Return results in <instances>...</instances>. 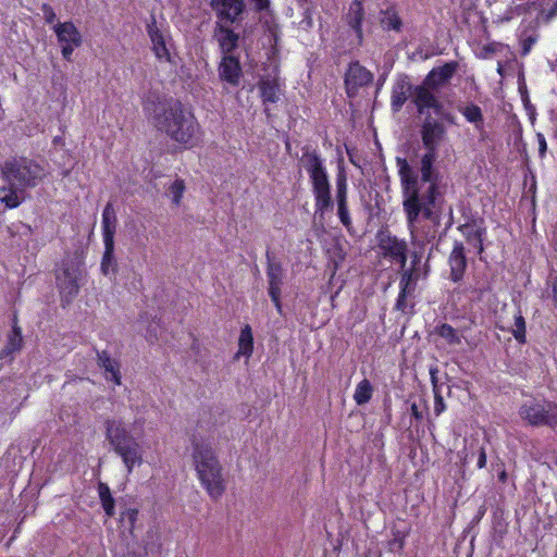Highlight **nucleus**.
I'll return each instance as SVG.
<instances>
[{
	"label": "nucleus",
	"mask_w": 557,
	"mask_h": 557,
	"mask_svg": "<svg viewBox=\"0 0 557 557\" xmlns=\"http://www.w3.org/2000/svg\"><path fill=\"white\" fill-rule=\"evenodd\" d=\"M269 32H270V34L273 36L274 41L276 42V41H277V39H278V35H277V27H276V26L270 27V28H269Z\"/></svg>",
	"instance_id": "13d9d810"
},
{
	"label": "nucleus",
	"mask_w": 557,
	"mask_h": 557,
	"mask_svg": "<svg viewBox=\"0 0 557 557\" xmlns=\"http://www.w3.org/2000/svg\"><path fill=\"white\" fill-rule=\"evenodd\" d=\"M300 162L309 175L314 196L315 214H323L333 208L331 184L323 159L315 148L305 146Z\"/></svg>",
	"instance_id": "20e7f679"
},
{
	"label": "nucleus",
	"mask_w": 557,
	"mask_h": 557,
	"mask_svg": "<svg viewBox=\"0 0 557 557\" xmlns=\"http://www.w3.org/2000/svg\"><path fill=\"white\" fill-rule=\"evenodd\" d=\"M410 412H411V416L412 418H414V420L417 421H421L423 419V413L422 411L419 409L418 405L416 403H412L411 406H410Z\"/></svg>",
	"instance_id": "5fc2aeb1"
},
{
	"label": "nucleus",
	"mask_w": 557,
	"mask_h": 557,
	"mask_svg": "<svg viewBox=\"0 0 557 557\" xmlns=\"http://www.w3.org/2000/svg\"><path fill=\"white\" fill-rule=\"evenodd\" d=\"M446 409L445 401L442 397V395L438 392H435L434 394V414L440 416L443 413Z\"/></svg>",
	"instance_id": "09e8293b"
},
{
	"label": "nucleus",
	"mask_w": 557,
	"mask_h": 557,
	"mask_svg": "<svg viewBox=\"0 0 557 557\" xmlns=\"http://www.w3.org/2000/svg\"><path fill=\"white\" fill-rule=\"evenodd\" d=\"M490 289V284L486 282H483L475 286L470 285L469 287H467V292H470L473 295L472 298L476 300H481Z\"/></svg>",
	"instance_id": "49530a36"
},
{
	"label": "nucleus",
	"mask_w": 557,
	"mask_h": 557,
	"mask_svg": "<svg viewBox=\"0 0 557 557\" xmlns=\"http://www.w3.org/2000/svg\"><path fill=\"white\" fill-rule=\"evenodd\" d=\"M381 26L385 30L400 32L403 27V20L400 18L396 8L394 5L387 7L381 11Z\"/></svg>",
	"instance_id": "2f4dec72"
},
{
	"label": "nucleus",
	"mask_w": 557,
	"mask_h": 557,
	"mask_svg": "<svg viewBox=\"0 0 557 557\" xmlns=\"http://www.w3.org/2000/svg\"><path fill=\"white\" fill-rule=\"evenodd\" d=\"M412 103L414 104L417 112L425 116L429 114V110L432 109L435 114L440 117L443 115L444 109L443 103L437 99L432 90H429L425 86H416L412 95Z\"/></svg>",
	"instance_id": "2eb2a0df"
},
{
	"label": "nucleus",
	"mask_w": 557,
	"mask_h": 557,
	"mask_svg": "<svg viewBox=\"0 0 557 557\" xmlns=\"http://www.w3.org/2000/svg\"><path fill=\"white\" fill-rule=\"evenodd\" d=\"M59 289L62 297L67 301L77 296L79 292L78 276L76 271L69 267L62 269V276H58Z\"/></svg>",
	"instance_id": "5701e85b"
},
{
	"label": "nucleus",
	"mask_w": 557,
	"mask_h": 557,
	"mask_svg": "<svg viewBox=\"0 0 557 557\" xmlns=\"http://www.w3.org/2000/svg\"><path fill=\"white\" fill-rule=\"evenodd\" d=\"M449 278L454 283L461 282L467 269V257L465 246L461 242L456 240L448 257Z\"/></svg>",
	"instance_id": "a211bd4d"
},
{
	"label": "nucleus",
	"mask_w": 557,
	"mask_h": 557,
	"mask_svg": "<svg viewBox=\"0 0 557 557\" xmlns=\"http://www.w3.org/2000/svg\"><path fill=\"white\" fill-rule=\"evenodd\" d=\"M45 168L37 161L27 157H12L1 166L2 180L18 189L36 187L46 177Z\"/></svg>",
	"instance_id": "423d86ee"
},
{
	"label": "nucleus",
	"mask_w": 557,
	"mask_h": 557,
	"mask_svg": "<svg viewBox=\"0 0 557 557\" xmlns=\"http://www.w3.org/2000/svg\"><path fill=\"white\" fill-rule=\"evenodd\" d=\"M373 82V74L360 64L359 61L349 63L345 73V89L349 97L357 95L360 88L370 85Z\"/></svg>",
	"instance_id": "f8f14e48"
},
{
	"label": "nucleus",
	"mask_w": 557,
	"mask_h": 557,
	"mask_svg": "<svg viewBox=\"0 0 557 557\" xmlns=\"http://www.w3.org/2000/svg\"><path fill=\"white\" fill-rule=\"evenodd\" d=\"M193 462L201 486L212 499H219L225 492L223 468L210 443L193 442Z\"/></svg>",
	"instance_id": "7ed1b4c3"
},
{
	"label": "nucleus",
	"mask_w": 557,
	"mask_h": 557,
	"mask_svg": "<svg viewBox=\"0 0 557 557\" xmlns=\"http://www.w3.org/2000/svg\"><path fill=\"white\" fill-rule=\"evenodd\" d=\"M336 206H337V216H338L341 223L347 230V232L350 233L351 230L354 228V225H352V220H351L350 212H349L348 200L347 201H337Z\"/></svg>",
	"instance_id": "58836bf2"
},
{
	"label": "nucleus",
	"mask_w": 557,
	"mask_h": 557,
	"mask_svg": "<svg viewBox=\"0 0 557 557\" xmlns=\"http://www.w3.org/2000/svg\"><path fill=\"white\" fill-rule=\"evenodd\" d=\"M536 139L539 144V154L544 158L547 151V143L545 136L542 133H536Z\"/></svg>",
	"instance_id": "3c124183"
},
{
	"label": "nucleus",
	"mask_w": 557,
	"mask_h": 557,
	"mask_svg": "<svg viewBox=\"0 0 557 557\" xmlns=\"http://www.w3.org/2000/svg\"><path fill=\"white\" fill-rule=\"evenodd\" d=\"M511 333H512L515 339L519 344H525V342H527V325H525V320L522 315L521 310H518L517 313L515 314V321H513V326L511 329Z\"/></svg>",
	"instance_id": "4c0bfd02"
},
{
	"label": "nucleus",
	"mask_w": 557,
	"mask_h": 557,
	"mask_svg": "<svg viewBox=\"0 0 557 557\" xmlns=\"http://www.w3.org/2000/svg\"><path fill=\"white\" fill-rule=\"evenodd\" d=\"M24 189L9 185L0 187V202L8 209L17 208L24 200Z\"/></svg>",
	"instance_id": "c85d7f7f"
},
{
	"label": "nucleus",
	"mask_w": 557,
	"mask_h": 557,
	"mask_svg": "<svg viewBox=\"0 0 557 557\" xmlns=\"http://www.w3.org/2000/svg\"><path fill=\"white\" fill-rule=\"evenodd\" d=\"M416 289V283L413 281V272L412 270H406L401 274L399 281V292L407 294L409 296Z\"/></svg>",
	"instance_id": "37998d69"
},
{
	"label": "nucleus",
	"mask_w": 557,
	"mask_h": 557,
	"mask_svg": "<svg viewBox=\"0 0 557 557\" xmlns=\"http://www.w3.org/2000/svg\"><path fill=\"white\" fill-rule=\"evenodd\" d=\"M537 40L539 35L535 33L529 35L522 34L520 37L521 57H527L531 52L533 46L536 44Z\"/></svg>",
	"instance_id": "c03bdc74"
},
{
	"label": "nucleus",
	"mask_w": 557,
	"mask_h": 557,
	"mask_svg": "<svg viewBox=\"0 0 557 557\" xmlns=\"http://www.w3.org/2000/svg\"><path fill=\"white\" fill-rule=\"evenodd\" d=\"M441 119L449 125H457V116L451 111L446 110L443 112Z\"/></svg>",
	"instance_id": "603ef678"
},
{
	"label": "nucleus",
	"mask_w": 557,
	"mask_h": 557,
	"mask_svg": "<svg viewBox=\"0 0 557 557\" xmlns=\"http://www.w3.org/2000/svg\"><path fill=\"white\" fill-rule=\"evenodd\" d=\"M458 69L456 61L446 62L441 66L433 67L420 86H425L429 90H436L446 85L455 75Z\"/></svg>",
	"instance_id": "dca6fc26"
},
{
	"label": "nucleus",
	"mask_w": 557,
	"mask_h": 557,
	"mask_svg": "<svg viewBox=\"0 0 557 557\" xmlns=\"http://www.w3.org/2000/svg\"><path fill=\"white\" fill-rule=\"evenodd\" d=\"M139 510L137 508H126L121 511L120 520L122 525L129 532H133L138 519Z\"/></svg>",
	"instance_id": "ea45409f"
},
{
	"label": "nucleus",
	"mask_w": 557,
	"mask_h": 557,
	"mask_svg": "<svg viewBox=\"0 0 557 557\" xmlns=\"http://www.w3.org/2000/svg\"><path fill=\"white\" fill-rule=\"evenodd\" d=\"M259 91L262 103L265 106L264 112L270 117L269 103H276L280 100V86L275 79H261L259 82Z\"/></svg>",
	"instance_id": "bb28decb"
},
{
	"label": "nucleus",
	"mask_w": 557,
	"mask_h": 557,
	"mask_svg": "<svg viewBox=\"0 0 557 557\" xmlns=\"http://www.w3.org/2000/svg\"><path fill=\"white\" fill-rule=\"evenodd\" d=\"M376 239L383 258L398 263L404 269L408 260L407 242L393 235L388 230H380L376 234Z\"/></svg>",
	"instance_id": "6e6552de"
},
{
	"label": "nucleus",
	"mask_w": 557,
	"mask_h": 557,
	"mask_svg": "<svg viewBox=\"0 0 557 557\" xmlns=\"http://www.w3.org/2000/svg\"><path fill=\"white\" fill-rule=\"evenodd\" d=\"M169 190L172 195V202L175 206H180L184 191H185V182L182 178H176L173 184L169 187Z\"/></svg>",
	"instance_id": "a18cd8bd"
},
{
	"label": "nucleus",
	"mask_w": 557,
	"mask_h": 557,
	"mask_svg": "<svg viewBox=\"0 0 557 557\" xmlns=\"http://www.w3.org/2000/svg\"><path fill=\"white\" fill-rule=\"evenodd\" d=\"M407 535L408 532H403L400 530L393 531V539L387 542L389 552H403L406 545Z\"/></svg>",
	"instance_id": "79ce46f5"
},
{
	"label": "nucleus",
	"mask_w": 557,
	"mask_h": 557,
	"mask_svg": "<svg viewBox=\"0 0 557 557\" xmlns=\"http://www.w3.org/2000/svg\"><path fill=\"white\" fill-rule=\"evenodd\" d=\"M407 297H408L407 294L400 293V292L398 293L396 304H395L396 310L401 311V312L407 311V309H408Z\"/></svg>",
	"instance_id": "8fccbe9b"
},
{
	"label": "nucleus",
	"mask_w": 557,
	"mask_h": 557,
	"mask_svg": "<svg viewBox=\"0 0 557 557\" xmlns=\"http://www.w3.org/2000/svg\"><path fill=\"white\" fill-rule=\"evenodd\" d=\"M457 109L463 119L473 125L474 131L478 133L479 140L486 141L490 135L485 128V120L481 107L474 102H467L466 104L458 106Z\"/></svg>",
	"instance_id": "f3484780"
},
{
	"label": "nucleus",
	"mask_w": 557,
	"mask_h": 557,
	"mask_svg": "<svg viewBox=\"0 0 557 557\" xmlns=\"http://www.w3.org/2000/svg\"><path fill=\"white\" fill-rule=\"evenodd\" d=\"M373 395V386L368 379L360 381L354 393V400L358 406L369 403Z\"/></svg>",
	"instance_id": "f704fd0d"
},
{
	"label": "nucleus",
	"mask_w": 557,
	"mask_h": 557,
	"mask_svg": "<svg viewBox=\"0 0 557 557\" xmlns=\"http://www.w3.org/2000/svg\"><path fill=\"white\" fill-rule=\"evenodd\" d=\"M348 200L347 176L344 171H339L336 176V202Z\"/></svg>",
	"instance_id": "a19ab883"
},
{
	"label": "nucleus",
	"mask_w": 557,
	"mask_h": 557,
	"mask_svg": "<svg viewBox=\"0 0 557 557\" xmlns=\"http://www.w3.org/2000/svg\"><path fill=\"white\" fill-rule=\"evenodd\" d=\"M106 438L114 453L121 457L127 472L143 463V449L139 442L132 435L122 420L107 419L104 422Z\"/></svg>",
	"instance_id": "39448f33"
},
{
	"label": "nucleus",
	"mask_w": 557,
	"mask_h": 557,
	"mask_svg": "<svg viewBox=\"0 0 557 557\" xmlns=\"http://www.w3.org/2000/svg\"><path fill=\"white\" fill-rule=\"evenodd\" d=\"M116 213L112 202H108L102 211V236L103 242H114V236L116 232Z\"/></svg>",
	"instance_id": "cd10ccee"
},
{
	"label": "nucleus",
	"mask_w": 557,
	"mask_h": 557,
	"mask_svg": "<svg viewBox=\"0 0 557 557\" xmlns=\"http://www.w3.org/2000/svg\"><path fill=\"white\" fill-rule=\"evenodd\" d=\"M335 272H336V268H335V269H334V271L332 272V276H331V278H333V277H334Z\"/></svg>",
	"instance_id": "0e129e2a"
},
{
	"label": "nucleus",
	"mask_w": 557,
	"mask_h": 557,
	"mask_svg": "<svg viewBox=\"0 0 557 557\" xmlns=\"http://www.w3.org/2000/svg\"><path fill=\"white\" fill-rule=\"evenodd\" d=\"M253 352V336L252 330L249 324H246L242 330L238 338V351L235 355V359L240 356L250 358Z\"/></svg>",
	"instance_id": "7c9ffc66"
},
{
	"label": "nucleus",
	"mask_w": 557,
	"mask_h": 557,
	"mask_svg": "<svg viewBox=\"0 0 557 557\" xmlns=\"http://www.w3.org/2000/svg\"><path fill=\"white\" fill-rule=\"evenodd\" d=\"M210 7L218 18L216 23L224 24L238 22L246 9L244 0H211Z\"/></svg>",
	"instance_id": "ddd939ff"
},
{
	"label": "nucleus",
	"mask_w": 557,
	"mask_h": 557,
	"mask_svg": "<svg viewBox=\"0 0 557 557\" xmlns=\"http://www.w3.org/2000/svg\"><path fill=\"white\" fill-rule=\"evenodd\" d=\"M458 231L466 237L468 243H473L479 253L483 251V239L486 233L485 227L478 226L476 221L472 219L471 221L459 225Z\"/></svg>",
	"instance_id": "393cba45"
},
{
	"label": "nucleus",
	"mask_w": 557,
	"mask_h": 557,
	"mask_svg": "<svg viewBox=\"0 0 557 557\" xmlns=\"http://www.w3.org/2000/svg\"><path fill=\"white\" fill-rule=\"evenodd\" d=\"M41 12L44 14V18L47 24H52L57 20V14L53 10V8L48 3H42L41 5Z\"/></svg>",
	"instance_id": "de8ad7c7"
},
{
	"label": "nucleus",
	"mask_w": 557,
	"mask_h": 557,
	"mask_svg": "<svg viewBox=\"0 0 557 557\" xmlns=\"http://www.w3.org/2000/svg\"><path fill=\"white\" fill-rule=\"evenodd\" d=\"M396 163L401 186L403 210L410 235L414 237L420 216L434 224L440 223V213L436 211L437 199L441 196L440 187L438 184L432 183L423 190L408 161L405 158H397Z\"/></svg>",
	"instance_id": "f03ea898"
},
{
	"label": "nucleus",
	"mask_w": 557,
	"mask_h": 557,
	"mask_svg": "<svg viewBox=\"0 0 557 557\" xmlns=\"http://www.w3.org/2000/svg\"><path fill=\"white\" fill-rule=\"evenodd\" d=\"M267 258V278L268 294L273 302L277 313L283 315V305L281 300L282 286L284 284V269L282 263L268 250Z\"/></svg>",
	"instance_id": "9d476101"
},
{
	"label": "nucleus",
	"mask_w": 557,
	"mask_h": 557,
	"mask_svg": "<svg viewBox=\"0 0 557 557\" xmlns=\"http://www.w3.org/2000/svg\"><path fill=\"white\" fill-rule=\"evenodd\" d=\"M23 343L22 330L17 325V318L14 317L12 330L8 334L7 344L0 350V360L12 361L14 359V355L22 349Z\"/></svg>",
	"instance_id": "aec40b11"
},
{
	"label": "nucleus",
	"mask_w": 557,
	"mask_h": 557,
	"mask_svg": "<svg viewBox=\"0 0 557 557\" xmlns=\"http://www.w3.org/2000/svg\"><path fill=\"white\" fill-rule=\"evenodd\" d=\"M61 53L64 60L72 61L74 50L82 46L83 37L78 28L71 21L59 22L53 26Z\"/></svg>",
	"instance_id": "9b49d317"
},
{
	"label": "nucleus",
	"mask_w": 557,
	"mask_h": 557,
	"mask_svg": "<svg viewBox=\"0 0 557 557\" xmlns=\"http://www.w3.org/2000/svg\"><path fill=\"white\" fill-rule=\"evenodd\" d=\"M552 294H553L554 305H555V307H557V276L553 281Z\"/></svg>",
	"instance_id": "6e6d98bb"
},
{
	"label": "nucleus",
	"mask_w": 557,
	"mask_h": 557,
	"mask_svg": "<svg viewBox=\"0 0 557 557\" xmlns=\"http://www.w3.org/2000/svg\"><path fill=\"white\" fill-rule=\"evenodd\" d=\"M519 417L531 426H557V403L536 399L524 401L519 410Z\"/></svg>",
	"instance_id": "0eeeda50"
},
{
	"label": "nucleus",
	"mask_w": 557,
	"mask_h": 557,
	"mask_svg": "<svg viewBox=\"0 0 557 557\" xmlns=\"http://www.w3.org/2000/svg\"><path fill=\"white\" fill-rule=\"evenodd\" d=\"M215 36L224 55L231 54L238 46V34L224 23H216Z\"/></svg>",
	"instance_id": "b1692460"
},
{
	"label": "nucleus",
	"mask_w": 557,
	"mask_h": 557,
	"mask_svg": "<svg viewBox=\"0 0 557 557\" xmlns=\"http://www.w3.org/2000/svg\"><path fill=\"white\" fill-rule=\"evenodd\" d=\"M338 295V290L331 297L332 301H334L335 297Z\"/></svg>",
	"instance_id": "e2e57ef3"
},
{
	"label": "nucleus",
	"mask_w": 557,
	"mask_h": 557,
	"mask_svg": "<svg viewBox=\"0 0 557 557\" xmlns=\"http://www.w3.org/2000/svg\"><path fill=\"white\" fill-rule=\"evenodd\" d=\"M420 133L425 150L437 151L440 144L446 137L447 131L443 122L436 121L428 114L421 125Z\"/></svg>",
	"instance_id": "4468645a"
},
{
	"label": "nucleus",
	"mask_w": 557,
	"mask_h": 557,
	"mask_svg": "<svg viewBox=\"0 0 557 557\" xmlns=\"http://www.w3.org/2000/svg\"><path fill=\"white\" fill-rule=\"evenodd\" d=\"M97 363L107 373L106 379L114 382L115 385H121V371L120 363L112 359L107 350H97Z\"/></svg>",
	"instance_id": "a878e982"
},
{
	"label": "nucleus",
	"mask_w": 557,
	"mask_h": 557,
	"mask_svg": "<svg viewBox=\"0 0 557 557\" xmlns=\"http://www.w3.org/2000/svg\"><path fill=\"white\" fill-rule=\"evenodd\" d=\"M144 110L154 127L185 149H191L202 141V128L191 109L177 99L146 101Z\"/></svg>",
	"instance_id": "f257e3e1"
},
{
	"label": "nucleus",
	"mask_w": 557,
	"mask_h": 557,
	"mask_svg": "<svg viewBox=\"0 0 557 557\" xmlns=\"http://www.w3.org/2000/svg\"><path fill=\"white\" fill-rule=\"evenodd\" d=\"M498 479H499V481L505 482V481H506V479H507V474H506V472H505V471H503V472L498 475Z\"/></svg>",
	"instance_id": "680f3d73"
},
{
	"label": "nucleus",
	"mask_w": 557,
	"mask_h": 557,
	"mask_svg": "<svg viewBox=\"0 0 557 557\" xmlns=\"http://www.w3.org/2000/svg\"><path fill=\"white\" fill-rule=\"evenodd\" d=\"M151 326H152V325H150L149 327H151ZM148 333H149V335L147 336V338H148L149 341H151V342H152V339H153V338H154V339H157V333H156V332L152 334V330H151V329H149V330H148Z\"/></svg>",
	"instance_id": "bf43d9fd"
},
{
	"label": "nucleus",
	"mask_w": 557,
	"mask_h": 557,
	"mask_svg": "<svg viewBox=\"0 0 557 557\" xmlns=\"http://www.w3.org/2000/svg\"><path fill=\"white\" fill-rule=\"evenodd\" d=\"M257 12L265 11L270 8V0H252Z\"/></svg>",
	"instance_id": "864d4df0"
},
{
	"label": "nucleus",
	"mask_w": 557,
	"mask_h": 557,
	"mask_svg": "<svg viewBox=\"0 0 557 557\" xmlns=\"http://www.w3.org/2000/svg\"><path fill=\"white\" fill-rule=\"evenodd\" d=\"M435 333L444 338L449 345H459L461 336L458 331L448 323H443L435 329Z\"/></svg>",
	"instance_id": "e433bc0d"
},
{
	"label": "nucleus",
	"mask_w": 557,
	"mask_h": 557,
	"mask_svg": "<svg viewBox=\"0 0 557 557\" xmlns=\"http://www.w3.org/2000/svg\"><path fill=\"white\" fill-rule=\"evenodd\" d=\"M20 224H21V226H22L23 228H25V230H26V233H27V234H32L33 230H32V227H30L29 225H26V224H23V223H20Z\"/></svg>",
	"instance_id": "052dcab7"
},
{
	"label": "nucleus",
	"mask_w": 557,
	"mask_h": 557,
	"mask_svg": "<svg viewBox=\"0 0 557 557\" xmlns=\"http://www.w3.org/2000/svg\"><path fill=\"white\" fill-rule=\"evenodd\" d=\"M364 8L361 0H352L348 12L345 15L347 25L354 30L356 37L361 41L363 38L362 24L364 21Z\"/></svg>",
	"instance_id": "4be33fe9"
},
{
	"label": "nucleus",
	"mask_w": 557,
	"mask_h": 557,
	"mask_svg": "<svg viewBox=\"0 0 557 557\" xmlns=\"http://www.w3.org/2000/svg\"><path fill=\"white\" fill-rule=\"evenodd\" d=\"M98 494L101 506L108 517L115 515V500L111 494L110 487L107 483H98Z\"/></svg>",
	"instance_id": "72a5a7b5"
},
{
	"label": "nucleus",
	"mask_w": 557,
	"mask_h": 557,
	"mask_svg": "<svg viewBox=\"0 0 557 557\" xmlns=\"http://www.w3.org/2000/svg\"><path fill=\"white\" fill-rule=\"evenodd\" d=\"M437 151H429L426 150L425 153L421 158V168H420V184L428 183L431 185L432 183L437 184V176L434 174L433 171V163L436 159Z\"/></svg>",
	"instance_id": "c756f323"
},
{
	"label": "nucleus",
	"mask_w": 557,
	"mask_h": 557,
	"mask_svg": "<svg viewBox=\"0 0 557 557\" xmlns=\"http://www.w3.org/2000/svg\"><path fill=\"white\" fill-rule=\"evenodd\" d=\"M104 251L101 260V271L104 275L110 273L115 274L117 270V263L114 258V242H103Z\"/></svg>",
	"instance_id": "473e14b6"
},
{
	"label": "nucleus",
	"mask_w": 557,
	"mask_h": 557,
	"mask_svg": "<svg viewBox=\"0 0 557 557\" xmlns=\"http://www.w3.org/2000/svg\"><path fill=\"white\" fill-rule=\"evenodd\" d=\"M219 76L230 85L238 86L243 76L239 59L232 54L223 55L219 64Z\"/></svg>",
	"instance_id": "6ab92c4d"
},
{
	"label": "nucleus",
	"mask_w": 557,
	"mask_h": 557,
	"mask_svg": "<svg viewBox=\"0 0 557 557\" xmlns=\"http://www.w3.org/2000/svg\"><path fill=\"white\" fill-rule=\"evenodd\" d=\"M414 87L416 86H412L407 78L395 82L391 94V109L394 113L403 109L409 96L412 97Z\"/></svg>",
	"instance_id": "412c9836"
},
{
	"label": "nucleus",
	"mask_w": 557,
	"mask_h": 557,
	"mask_svg": "<svg viewBox=\"0 0 557 557\" xmlns=\"http://www.w3.org/2000/svg\"><path fill=\"white\" fill-rule=\"evenodd\" d=\"M147 34L151 41V49L159 62H166L171 65L177 64L176 53L171 51L172 37L166 30L161 29L154 17L147 24Z\"/></svg>",
	"instance_id": "1a4fd4ad"
},
{
	"label": "nucleus",
	"mask_w": 557,
	"mask_h": 557,
	"mask_svg": "<svg viewBox=\"0 0 557 557\" xmlns=\"http://www.w3.org/2000/svg\"><path fill=\"white\" fill-rule=\"evenodd\" d=\"M485 511H486V508L484 506H481L479 508L478 513L474 517L473 521L479 522L482 519V517L485 515Z\"/></svg>",
	"instance_id": "4d7b16f0"
},
{
	"label": "nucleus",
	"mask_w": 557,
	"mask_h": 557,
	"mask_svg": "<svg viewBox=\"0 0 557 557\" xmlns=\"http://www.w3.org/2000/svg\"><path fill=\"white\" fill-rule=\"evenodd\" d=\"M476 461L478 469H483L486 466V450L484 446H478L474 447L473 444L470 445L469 451L465 453V456L462 458V465L474 460Z\"/></svg>",
	"instance_id": "c9c22d12"
}]
</instances>
